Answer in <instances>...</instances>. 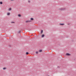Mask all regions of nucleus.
Segmentation results:
<instances>
[{
    "label": "nucleus",
    "instance_id": "nucleus-1",
    "mask_svg": "<svg viewBox=\"0 0 76 76\" xmlns=\"http://www.w3.org/2000/svg\"><path fill=\"white\" fill-rule=\"evenodd\" d=\"M66 56H70L71 55L68 53H66Z\"/></svg>",
    "mask_w": 76,
    "mask_h": 76
},
{
    "label": "nucleus",
    "instance_id": "nucleus-2",
    "mask_svg": "<svg viewBox=\"0 0 76 76\" xmlns=\"http://www.w3.org/2000/svg\"><path fill=\"white\" fill-rule=\"evenodd\" d=\"M31 22V20H27L26 21V23H27L28 22Z\"/></svg>",
    "mask_w": 76,
    "mask_h": 76
},
{
    "label": "nucleus",
    "instance_id": "nucleus-3",
    "mask_svg": "<svg viewBox=\"0 0 76 76\" xmlns=\"http://www.w3.org/2000/svg\"><path fill=\"white\" fill-rule=\"evenodd\" d=\"M59 25H61V26H63V25H64V23H59Z\"/></svg>",
    "mask_w": 76,
    "mask_h": 76
},
{
    "label": "nucleus",
    "instance_id": "nucleus-4",
    "mask_svg": "<svg viewBox=\"0 0 76 76\" xmlns=\"http://www.w3.org/2000/svg\"><path fill=\"white\" fill-rule=\"evenodd\" d=\"M7 16H8V15H10V13L9 12L7 13Z\"/></svg>",
    "mask_w": 76,
    "mask_h": 76
},
{
    "label": "nucleus",
    "instance_id": "nucleus-5",
    "mask_svg": "<svg viewBox=\"0 0 76 76\" xmlns=\"http://www.w3.org/2000/svg\"><path fill=\"white\" fill-rule=\"evenodd\" d=\"M30 20H34V18H30Z\"/></svg>",
    "mask_w": 76,
    "mask_h": 76
},
{
    "label": "nucleus",
    "instance_id": "nucleus-6",
    "mask_svg": "<svg viewBox=\"0 0 76 76\" xmlns=\"http://www.w3.org/2000/svg\"><path fill=\"white\" fill-rule=\"evenodd\" d=\"M44 36H45V35H44V34H42V38H43V37H44Z\"/></svg>",
    "mask_w": 76,
    "mask_h": 76
},
{
    "label": "nucleus",
    "instance_id": "nucleus-7",
    "mask_svg": "<svg viewBox=\"0 0 76 76\" xmlns=\"http://www.w3.org/2000/svg\"><path fill=\"white\" fill-rule=\"evenodd\" d=\"M7 68L6 67H4L3 68V70H6V69Z\"/></svg>",
    "mask_w": 76,
    "mask_h": 76
},
{
    "label": "nucleus",
    "instance_id": "nucleus-8",
    "mask_svg": "<svg viewBox=\"0 0 76 76\" xmlns=\"http://www.w3.org/2000/svg\"><path fill=\"white\" fill-rule=\"evenodd\" d=\"M26 55H28V54H29V53L28 52H26Z\"/></svg>",
    "mask_w": 76,
    "mask_h": 76
},
{
    "label": "nucleus",
    "instance_id": "nucleus-9",
    "mask_svg": "<svg viewBox=\"0 0 76 76\" xmlns=\"http://www.w3.org/2000/svg\"><path fill=\"white\" fill-rule=\"evenodd\" d=\"M59 10H63V8H60L59 9Z\"/></svg>",
    "mask_w": 76,
    "mask_h": 76
},
{
    "label": "nucleus",
    "instance_id": "nucleus-10",
    "mask_svg": "<svg viewBox=\"0 0 76 76\" xmlns=\"http://www.w3.org/2000/svg\"><path fill=\"white\" fill-rule=\"evenodd\" d=\"M42 32H43V30H41V33L42 34Z\"/></svg>",
    "mask_w": 76,
    "mask_h": 76
},
{
    "label": "nucleus",
    "instance_id": "nucleus-11",
    "mask_svg": "<svg viewBox=\"0 0 76 76\" xmlns=\"http://www.w3.org/2000/svg\"><path fill=\"white\" fill-rule=\"evenodd\" d=\"M0 4H3V2L1 1L0 2Z\"/></svg>",
    "mask_w": 76,
    "mask_h": 76
},
{
    "label": "nucleus",
    "instance_id": "nucleus-12",
    "mask_svg": "<svg viewBox=\"0 0 76 76\" xmlns=\"http://www.w3.org/2000/svg\"><path fill=\"white\" fill-rule=\"evenodd\" d=\"M8 10H12V8H10Z\"/></svg>",
    "mask_w": 76,
    "mask_h": 76
},
{
    "label": "nucleus",
    "instance_id": "nucleus-13",
    "mask_svg": "<svg viewBox=\"0 0 76 76\" xmlns=\"http://www.w3.org/2000/svg\"><path fill=\"white\" fill-rule=\"evenodd\" d=\"M18 16L19 17H20L21 15H20V14H19V15H18Z\"/></svg>",
    "mask_w": 76,
    "mask_h": 76
},
{
    "label": "nucleus",
    "instance_id": "nucleus-14",
    "mask_svg": "<svg viewBox=\"0 0 76 76\" xmlns=\"http://www.w3.org/2000/svg\"><path fill=\"white\" fill-rule=\"evenodd\" d=\"M39 52H42V50H39Z\"/></svg>",
    "mask_w": 76,
    "mask_h": 76
},
{
    "label": "nucleus",
    "instance_id": "nucleus-15",
    "mask_svg": "<svg viewBox=\"0 0 76 76\" xmlns=\"http://www.w3.org/2000/svg\"><path fill=\"white\" fill-rule=\"evenodd\" d=\"M36 54H38V51L36 52Z\"/></svg>",
    "mask_w": 76,
    "mask_h": 76
},
{
    "label": "nucleus",
    "instance_id": "nucleus-16",
    "mask_svg": "<svg viewBox=\"0 0 76 76\" xmlns=\"http://www.w3.org/2000/svg\"><path fill=\"white\" fill-rule=\"evenodd\" d=\"M11 23H15V22H12Z\"/></svg>",
    "mask_w": 76,
    "mask_h": 76
},
{
    "label": "nucleus",
    "instance_id": "nucleus-17",
    "mask_svg": "<svg viewBox=\"0 0 76 76\" xmlns=\"http://www.w3.org/2000/svg\"><path fill=\"white\" fill-rule=\"evenodd\" d=\"M28 3H30V1H28Z\"/></svg>",
    "mask_w": 76,
    "mask_h": 76
},
{
    "label": "nucleus",
    "instance_id": "nucleus-18",
    "mask_svg": "<svg viewBox=\"0 0 76 76\" xmlns=\"http://www.w3.org/2000/svg\"><path fill=\"white\" fill-rule=\"evenodd\" d=\"M10 1H13V0H10Z\"/></svg>",
    "mask_w": 76,
    "mask_h": 76
}]
</instances>
